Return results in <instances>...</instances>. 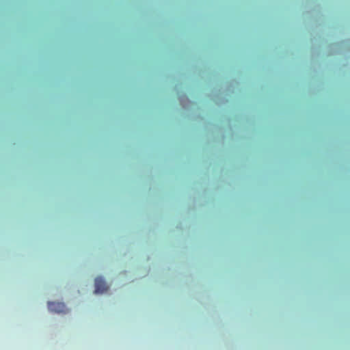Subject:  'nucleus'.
Returning <instances> with one entry per match:
<instances>
[{
	"label": "nucleus",
	"mask_w": 350,
	"mask_h": 350,
	"mask_svg": "<svg viewBox=\"0 0 350 350\" xmlns=\"http://www.w3.org/2000/svg\"><path fill=\"white\" fill-rule=\"evenodd\" d=\"M48 308L50 311L62 313L65 312L66 307L64 303L61 302H51L48 303Z\"/></svg>",
	"instance_id": "nucleus-2"
},
{
	"label": "nucleus",
	"mask_w": 350,
	"mask_h": 350,
	"mask_svg": "<svg viewBox=\"0 0 350 350\" xmlns=\"http://www.w3.org/2000/svg\"><path fill=\"white\" fill-rule=\"evenodd\" d=\"M108 290L105 280L102 277H97L95 279V293H103Z\"/></svg>",
	"instance_id": "nucleus-1"
}]
</instances>
